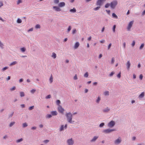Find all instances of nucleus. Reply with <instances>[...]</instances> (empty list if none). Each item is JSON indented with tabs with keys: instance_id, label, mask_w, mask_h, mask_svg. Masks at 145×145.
<instances>
[{
	"instance_id": "1",
	"label": "nucleus",
	"mask_w": 145,
	"mask_h": 145,
	"mask_svg": "<svg viewBox=\"0 0 145 145\" xmlns=\"http://www.w3.org/2000/svg\"><path fill=\"white\" fill-rule=\"evenodd\" d=\"M66 116L67 118V121L70 123H72L74 122V121H72V114L71 112H69L67 113L66 114Z\"/></svg>"
},
{
	"instance_id": "2",
	"label": "nucleus",
	"mask_w": 145,
	"mask_h": 145,
	"mask_svg": "<svg viewBox=\"0 0 145 145\" xmlns=\"http://www.w3.org/2000/svg\"><path fill=\"white\" fill-rule=\"evenodd\" d=\"M118 3L117 1L116 0H114L112 1L110 3V5L111 8L112 9L115 8Z\"/></svg>"
},
{
	"instance_id": "3",
	"label": "nucleus",
	"mask_w": 145,
	"mask_h": 145,
	"mask_svg": "<svg viewBox=\"0 0 145 145\" xmlns=\"http://www.w3.org/2000/svg\"><path fill=\"white\" fill-rule=\"evenodd\" d=\"M115 131H116V129H108L104 130L103 132L105 134H109Z\"/></svg>"
},
{
	"instance_id": "4",
	"label": "nucleus",
	"mask_w": 145,
	"mask_h": 145,
	"mask_svg": "<svg viewBox=\"0 0 145 145\" xmlns=\"http://www.w3.org/2000/svg\"><path fill=\"white\" fill-rule=\"evenodd\" d=\"M115 124V122L113 120L110 121L108 124V126L109 128H112Z\"/></svg>"
},
{
	"instance_id": "5",
	"label": "nucleus",
	"mask_w": 145,
	"mask_h": 145,
	"mask_svg": "<svg viewBox=\"0 0 145 145\" xmlns=\"http://www.w3.org/2000/svg\"><path fill=\"white\" fill-rule=\"evenodd\" d=\"M106 0H98L96 3V5L97 6H101L103 3L104 1Z\"/></svg>"
},
{
	"instance_id": "6",
	"label": "nucleus",
	"mask_w": 145,
	"mask_h": 145,
	"mask_svg": "<svg viewBox=\"0 0 145 145\" xmlns=\"http://www.w3.org/2000/svg\"><path fill=\"white\" fill-rule=\"evenodd\" d=\"M134 23V21H131L129 23L128 27L127 28V30L129 31L130 30V29L132 27V25H133Z\"/></svg>"
},
{
	"instance_id": "7",
	"label": "nucleus",
	"mask_w": 145,
	"mask_h": 145,
	"mask_svg": "<svg viewBox=\"0 0 145 145\" xmlns=\"http://www.w3.org/2000/svg\"><path fill=\"white\" fill-rule=\"evenodd\" d=\"M67 143L68 145H73L74 143V141L72 138L67 140Z\"/></svg>"
},
{
	"instance_id": "8",
	"label": "nucleus",
	"mask_w": 145,
	"mask_h": 145,
	"mask_svg": "<svg viewBox=\"0 0 145 145\" xmlns=\"http://www.w3.org/2000/svg\"><path fill=\"white\" fill-rule=\"evenodd\" d=\"M58 111L61 114H63L64 110L61 105H59L58 108Z\"/></svg>"
},
{
	"instance_id": "9",
	"label": "nucleus",
	"mask_w": 145,
	"mask_h": 145,
	"mask_svg": "<svg viewBox=\"0 0 145 145\" xmlns=\"http://www.w3.org/2000/svg\"><path fill=\"white\" fill-rule=\"evenodd\" d=\"M99 137L98 136H95L93 138L90 140V142H95Z\"/></svg>"
},
{
	"instance_id": "10",
	"label": "nucleus",
	"mask_w": 145,
	"mask_h": 145,
	"mask_svg": "<svg viewBox=\"0 0 145 145\" xmlns=\"http://www.w3.org/2000/svg\"><path fill=\"white\" fill-rule=\"evenodd\" d=\"M126 65L127 67V69L129 70L131 65V63L129 61H127L126 64Z\"/></svg>"
},
{
	"instance_id": "11",
	"label": "nucleus",
	"mask_w": 145,
	"mask_h": 145,
	"mask_svg": "<svg viewBox=\"0 0 145 145\" xmlns=\"http://www.w3.org/2000/svg\"><path fill=\"white\" fill-rule=\"evenodd\" d=\"M80 44L79 42H76L75 43L74 46V48L75 49H77L79 46Z\"/></svg>"
},
{
	"instance_id": "12",
	"label": "nucleus",
	"mask_w": 145,
	"mask_h": 145,
	"mask_svg": "<svg viewBox=\"0 0 145 145\" xmlns=\"http://www.w3.org/2000/svg\"><path fill=\"white\" fill-rule=\"evenodd\" d=\"M53 8L56 11H59L61 10L59 7L57 6H53Z\"/></svg>"
},
{
	"instance_id": "13",
	"label": "nucleus",
	"mask_w": 145,
	"mask_h": 145,
	"mask_svg": "<svg viewBox=\"0 0 145 145\" xmlns=\"http://www.w3.org/2000/svg\"><path fill=\"white\" fill-rule=\"evenodd\" d=\"M121 140L120 139L118 138L115 140L114 143L116 144H118L121 142Z\"/></svg>"
},
{
	"instance_id": "14",
	"label": "nucleus",
	"mask_w": 145,
	"mask_h": 145,
	"mask_svg": "<svg viewBox=\"0 0 145 145\" xmlns=\"http://www.w3.org/2000/svg\"><path fill=\"white\" fill-rule=\"evenodd\" d=\"M65 3L64 2H60L58 6L59 7H62L65 6Z\"/></svg>"
},
{
	"instance_id": "15",
	"label": "nucleus",
	"mask_w": 145,
	"mask_h": 145,
	"mask_svg": "<svg viewBox=\"0 0 145 145\" xmlns=\"http://www.w3.org/2000/svg\"><path fill=\"white\" fill-rule=\"evenodd\" d=\"M51 113L52 115L53 116H56L57 114V112L56 111H52Z\"/></svg>"
},
{
	"instance_id": "16",
	"label": "nucleus",
	"mask_w": 145,
	"mask_h": 145,
	"mask_svg": "<svg viewBox=\"0 0 145 145\" xmlns=\"http://www.w3.org/2000/svg\"><path fill=\"white\" fill-rule=\"evenodd\" d=\"M110 110V109L108 108V107L104 109L103 110V112H108Z\"/></svg>"
},
{
	"instance_id": "17",
	"label": "nucleus",
	"mask_w": 145,
	"mask_h": 145,
	"mask_svg": "<svg viewBox=\"0 0 145 145\" xmlns=\"http://www.w3.org/2000/svg\"><path fill=\"white\" fill-rule=\"evenodd\" d=\"M69 11L71 12L74 13L76 12V10L75 8H73V9H70Z\"/></svg>"
},
{
	"instance_id": "18",
	"label": "nucleus",
	"mask_w": 145,
	"mask_h": 145,
	"mask_svg": "<svg viewBox=\"0 0 145 145\" xmlns=\"http://www.w3.org/2000/svg\"><path fill=\"white\" fill-rule=\"evenodd\" d=\"M112 15L113 18H115L116 19H117L118 18V16L115 13H112Z\"/></svg>"
},
{
	"instance_id": "19",
	"label": "nucleus",
	"mask_w": 145,
	"mask_h": 145,
	"mask_svg": "<svg viewBox=\"0 0 145 145\" xmlns=\"http://www.w3.org/2000/svg\"><path fill=\"white\" fill-rule=\"evenodd\" d=\"M144 92H142L141 94H140L139 96V97L142 98L144 96Z\"/></svg>"
},
{
	"instance_id": "20",
	"label": "nucleus",
	"mask_w": 145,
	"mask_h": 145,
	"mask_svg": "<svg viewBox=\"0 0 145 145\" xmlns=\"http://www.w3.org/2000/svg\"><path fill=\"white\" fill-rule=\"evenodd\" d=\"M20 93L21 97H22L25 96V94L24 92H20Z\"/></svg>"
},
{
	"instance_id": "21",
	"label": "nucleus",
	"mask_w": 145,
	"mask_h": 145,
	"mask_svg": "<svg viewBox=\"0 0 145 145\" xmlns=\"http://www.w3.org/2000/svg\"><path fill=\"white\" fill-rule=\"evenodd\" d=\"M64 126L63 125H61V127L59 129V131H62L64 130Z\"/></svg>"
},
{
	"instance_id": "22",
	"label": "nucleus",
	"mask_w": 145,
	"mask_h": 145,
	"mask_svg": "<svg viewBox=\"0 0 145 145\" xmlns=\"http://www.w3.org/2000/svg\"><path fill=\"white\" fill-rule=\"evenodd\" d=\"M20 50L23 52H24L26 51V48L24 47L22 48H20Z\"/></svg>"
},
{
	"instance_id": "23",
	"label": "nucleus",
	"mask_w": 145,
	"mask_h": 145,
	"mask_svg": "<svg viewBox=\"0 0 145 145\" xmlns=\"http://www.w3.org/2000/svg\"><path fill=\"white\" fill-rule=\"evenodd\" d=\"M17 63V62L16 61H13L11 63H10L9 65L10 66H11L14 65H15Z\"/></svg>"
},
{
	"instance_id": "24",
	"label": "nucleus",
	"mask_w": 145,
	"mask_h": 145,
	"mask_svg": "<svg viewBox=\"0 0 145 145\" xmlns=\"http://www.w3.org/2000/svg\"><path fill=\"white\" fill-rule=\"evenodd\" d=\"M52 57L54 59H55L56 57V55L55 53L53 52Z\"/></svg>"
},
{
	"instance_id": "25",
	"label": "nucleus",
	"mask_w": 145,
	"mask_h": 145,
	"mask_svg": "<svg viewBox=\"0 0 145 145\" xmlns=\"http://www.w3.org/2000/svg\"><path fill=\"white\" fill-rule=\"evenodd\" d=\"M110 3H106L105 5V7L106 8H108L110 5Z\"/></svg>"
},
{
	"instance_id": "26",
	"label": "nucleus",
	"mask_w": 145,
	"mask_h": 145,
	"mask_svg": "<svg viewBox=\"0 0 145 145\" xmlns=\"http://www.w3.org/2000/svg\"><path fill=\"white\" fill-rule=\"evenodd\" d=\"M52 117V115L50 114H48L46 116V118H50Z\"/></svg>"
},
{
	"instance_id": "27",
	"label": "nucleus",
	"mask_w": 145,
	"mask_h": 145,
	"mask_svg": "<svg viewBox=\"0 0 145 145\" xmlns=\"http://www.w3.org/2000/svg\"><path fill=\"white\" fill-rule=\"evenodd\" d=\"M49 81H50V83H51L53 81V78L52 76V75H51V76L50 77L49 79Z\"/></svg>"
},
{
	"instance_id": "28",
	"label": "nucleus",
	"mask_w": 145,
	"mask_h": 145,
	"mask_svg": "<svg viewBox=\"0 0 145 145\" xmlns=\"http://www.w3.org/2000/svg\"><path fill=\"white\" fill-rule=\"evenodd\" d=\"M22 126L23 127L25 128L28 125L25 122L23 124Z\"/></svg>"
},
{
	"instance_id": "29",
	"label": "nucleus",
	"mask_w": 145,
	"mask_h": 145,
	"mask_svg": "<svg viewBox=\"0 0 145 145\" xmlns=\"http://www.w3.org/2000/svg\"><path fill=\"white\" fill-rule=\"evenodd\" d=\"M3 46V44L0 40V47H1V48L3 49L4 48V47Z\"/></svg>"
},
{
	"instance_id": "30",
	"label": "nucleus",
	"mask_w": 145,
	"mask_h": 145,
	"mask_svg": "<svg viewBox=\"0 0 145 145\" xmlns=\"http://www.w3.org/2000/svg\"><path fill=\"white\" fill-rule=\"evenodd\" d=\"M101 100V98L100 97H99L97 99L96 101V102L97 103H99V102Z\"/></svg>"
},
{
	"instance_id": "31",
	"label": "nucleus",
	"mask_w": 145,
	"mask_h": 145,
	"mask_svg": "<svg viewBox=\"0 0 145 145\" xmlns=\"http://www.w3.org/2000/svg\"><path fill=\"white\" fill-rule=\"evenodd\" d=\"M71 26H69L68 28L67 29V33H69L70 31H71Z\"/></svg>"
},
{
	"instance_id": "32",
	"label": "nucleus",
	"mask_w": 145,
	"mask_h": 145,
	"mask_svg": "<svg viewBox=\"0 0 145 145\" xmlns=\"http://www.w3.org/2000/svg\"><path fill=\"white\" fill-rule=\"evenodd\" d=\"M15 122L14 121L11 122L9 125V127H12L15 124Z\"/></svg>"
},
{
	"instance_id": "33",
	"label": "nucleus",
	"mask_w": 145,
	"mask_h": 145,
	"mask_svg": "<svg viewBox=\"0 0 145 145\" xmlns=\"http://www.w3.org/2000/svg\"><path fill=\"white\" fill-rule=\"evenodd\" d=\"M100 6H99L97 7H96L94 8L93 10L95 11H97L99 10L100 8Z\"/></svg>"
},
{
	"instance_id": "34",
	"label": "nucleus",
	"mask_w": 145,
	"mask_h": 145,
	"mask_svg": "<svg viewBox=\"0 0 145 145\" xmlns=\"http://www.w3.org/2000/svg\"><path fill=\"white\" fill-rule=\"evenodd\" d=\"M17 22L18 23L20 24L22 23V21L20 19L18 18L17 20Z\"/></svg>"
},
{
	"instance_id": "35",
	"label": "nucleus",
	"mask_w": 145,
	"mask_h": 145,
	"mask_svg": "<svg viewBox=\"0 0 145 145\" xmlns=\"http://www.w3.org/2000/svg\"><path fill=\"white\" fill-rule=\"evenodd\" d=\"M23 139L22 138H21L20 139H18L16 140V142L17 143H19L22 142L23 140Z\"/></svg>"
},
{
	"instance_id": "36",
	"label": "nucleus",
	"mask_w": 145,
	"mask_h": 145,
	"mask_svg": "<svg viewBox=\"0 0 145 145\" xmlns=\"http://www.w3.org/2000/svg\"><path fill=\"white\" fill-rule=\"evenodd\" d=\"M104 94L105 95H109V92L108 91H105L104 93Z\"/></svg>"
},
{
	"instance_id": "37",
	"label": "nucleus",
	"mask_w": 145,
	"mask_h": 145,
	"mask_svg": "<svg viewBox=\"0 0 145 145\" xmlns=\"http://www.w3.org/2000/svg\"><path fill=\"white\" fill-rule=\"evenodd\" d=\"M105 125V123L102 122L100 123L99 125V127H103Z\"/></svg>"
},
{
	"instance_id": "38",
	"label": "nucleus",
	"mask_w": 145,
	"mask_h": 145,
	"mask_svg": "<svg viewBox=\"0 0 145 145\" xmlns=\"http://www.w3.org/2000/svg\"><path fill=\"white\" fill-rule=\"evenodd\" d=\"M56 104L57 105H58V106H59V104L61 103V102L59 100H57L56 101Z\"/></svg>"
},
{
	"instance_id": "39",
	"label": "nucleus",
	"mask_w": 145,
	"mask_h": 145,
	"mask_svg": "<svg viewBox=\"0 0 145 145\" xmlns=\"http://www.w3.org/2000/svg\"><path fill=\"white\" fill-rule=\"evenodd\" d=\"M144 46V43L142 44L140 47V49L142 50Z\"/></svg>"
},
{
	"instance_id": "40",
	"label": "nucleus",
	"mask_w": 145,
	"mask_h": 145,
	"mask_svg": "<svg viewBox=\"0 0 145 145\" xmlns=\"http://www.w3.org/2000/svg\"><path fill=\"white\" fill-rule=\"evenodd\" d=\"M88 76V73L86 72L84 75V76L85 77L87 78Z\"/></svg>"
},
{
	"instance_id": "41",
	"label": "nucleus",
	"mask_w": 145,
	"mask_h": 145,
	"mask_svg": "<svg viewBox=\"0 0 145 145\" xmlns=\"http://www.w3.org/2000/svg\"><path fill=\"white\" fill-rule=\"evenodd\" d=\"M114 73L115 72L114 71H112L111 72L110 74H109V76L110 77H112L114 74Z\"/></svg>"
},
{
	"instance_id": "42",
	"label": "nucleus",
	"mask_w": 145,
	"mask_h": 145,
	"mask_svg": "<svg viewBox=\"0 0 145 145\" xmlns=\"http://www.w3.org/2000/svg\"><path fill=\"white\" fill-rule=\"evenodd\" d=\"M16 89V87L15 86H14L13 87L11 88L10 89V90L11 91H13L14 90Z\"/></svg>"
},
{
	"instance_id": "43",
	"label": "nucleus",
	"mask_w": 145,
	"mask_h": 145,
	"mask_svg": "<svg viewBox=\"0 0 145 145\" xmlns=\"http://www.w3.org/2000/svg\"><path fill=\"white\" fill-rule=\"evenodd\" d=\"M114 58L113 57L112 58L111 61V64H113L114 62Z\"/></svg>"
},
{
	"instance_id": "44",
	"label": "nucleus",
	"mask_w": 145,
	"mask_h": 145,
	"mask_svg": "<svg viewBox=\"0 0 145 145\" xmlns=\"http://www.w3.org/2000/svg\"><path fill=\"white\" fill-rule=\"evenodd\" d=\"M59 0H54V3L56 4H57L59 3Z\"/></svg>"
},
{
	"instance_id": "45",
	"label": "nucleus",
	"mask_w": 145,
	"mask_h": 145,
	"mask_svg": "<svg viewBox=\"0 0 145 145\" xmlns=\"http://www.w3.org/2000/svg\"><path fill=\"white\" fill-rule=\"evenodd\" d=\"M40 25L39 24H37L36 25L35 28L36 29H40Z\"/></svg>"
},
{
	"instance_id": "46",
	"label": "nucleus",
	"mask_w": 145,
	"mask_h": 145,
	"mask_svg": "<svg viewBox=\"0 0 145 145\" xmlns=\"http://www.w3.org/2000/svg\"><path fill=\"white\" fill-rule=\"evenodd\" d=\"M77 32V30L76 29H74L72 31V34H74L75 33H76Z\"/></svg>"
},
{
	"instance_id": "47",
	"label": "nucleus",
	"mask_w": 145,
	"mask_h": 145,
	"mask_svg": "<svg viewBox=\"0 0 145 145\" xmlns=\"http://www.w3.org/2000/svg\"><path fill=\"white\" fill-rule=\"evenodd\" d=\"M121 72H120L117 75V77L118 78H121Z\"/></svg>"
},
{
	"instance_id": "48",
	"label": "nucleus",
	"mask_w": 145,
	"mask_h": 145,
	"mask_svg": "<svg viewBox=\"0 0 145 145\" xmlns=\"http://www.w3.org/2000/svg\"><path fill=\"white\" fill-rule=\"evenodd\" d=\"M116 28V25H114L113 26V31L114 32H115V29Z\"/></svg>"
},
{
	"instance_id": "49",
	"label": "nucleus",
	"mask_w": 145,
	"mask_h": 145,
	"mask_svg": "<svg viewBox=\"0 0 145 145\" xmlns=\"http://www.w3.org/2000/svg\"><path fill=\"white\" fill-rule=\"evenodd\" d=\"M8 67H5L4 68H3L2 70L3 71H5L6 70V69H8Z\"/></svg>"
},
{
	"instance_id": "50",
	"label": "nucleus",
	"mask_w": 145,
	"mask_h": 145,
	"mask_svg": "<svg viewBox=\"0 0 145 145\" xmlns=\"http://www.w3.org/2000/svg\"><path fill=\"white\" fill-rule=\"evenodd\" d=\"M49 142V140H44L43 142L45 144H47Z\"/></svg>"
},
{
	"instance_id": "51",
	"label": "nucleus",
	"mask_w": 145,
	"mask_h": 145,
	"mask_svg": "<svg viewBox=\"0 0 145 145\" xmlns=\"http://www.w3.org/2000/svg\"><path fill=\"white\" fill-rule=\"evenodd\" d=\"M51 95H48L46 97V99H48L51 98Z\"/></svg>"
},
{
	"instance_id": "52",
	"label": "nucleus",
	"mask_w": 145,
	"mask_h": 145,
	"mask_svg": "<svg viewBox=\"0 0 145 145\" xmlns=\"http://www.w3.org/2000/svg\"><path fill=\"white\" fill-rule=\"evenodd\" d=\"M34 108V106H31L29 107V110H31L32 109H33Z\"/></svg>"
},
{
	"instance_id": "53",
	"label": "nucleus",
	"mask_w": 145,
	"mask_h": 145,
	"mask_svg": "<svg viewBox=\"0 0 145 145\" xmlns=\"http://www.w3.org/2000/svg\"><path fill=\"white\" fill-rule=\"evenodd\" d=\"M78 79V78L77 76V75L76 74L74 76V80H76Z\"/></svg>"
},
{
	"instance_id": "54",
	"label": "nucleus",
	"mask_w": 145,
	"mask_h": 145,
	"mask_svg": "<svg viewBox=\"0 0 145 145\" xmlns=\"http://www.w3.org/2000/svg\"><path fill=\"white\" fill-rule=\"evenodd\" d=\"M35 89H33L31 91V92L33 94L35 92Z\"/></svg>"
},
{
	"instance_id": "55",
	"label": "nucleus",
	"mask_w": 145,
	"mask_h": 145,
	"mask_svg": "<svg viewBox=\"0 0 145 145\" xmlns=\"http://www.w3.org/2000/svg\"><path fill=\"white\" fill-rule=\"evenodd\" d=\"M22 3V0H18L17 1V4L18 5L20 3Z\"/></svg>"
},
{
	"instance_id": "56",
	"label": "nucleus",
	"mask_w": 145,
	"mask_h": 145,
	"mask_svg": "<svg viewBox=\"0 0 145 145\" xmlns=\"http://www.w3.org/2000/svg\"><path fill=\"white\" fill-rule=\"evenodd\" d=\"M143 76L142 74H140L139 76V78L140 80H142L143 78Z\"/></svg>"
},
{
	"instance_id": "57",
	"label": "nucleus",
	"mask_w": 145,
	"mask_h": 145,
	"mask_svg": "<svg viewBox=\"0 0 145 145\" xmlns=\"http://www.w3.org/2000/svg\"><path fill=\"white\" fill-rule=\"evenodd\" d=\"M106 12H107V14H110V10H106Z\"/></svg>"
},
{
	"instance_id": "58",
	"label": "nucleus",
	"mask_w": 145,
	"mask_h": 145,
	"mask_svg": "<svg viewBox=\"0 0 145 145\" xmlns=\"http://www.w3.org/2000/svg\"><path fill=\"white\" fill-rule=\"evenodd\" d=\"M13 113H14V112H12V114H9V115H8L9 118H10L12 117L13 116Z\"/></svg>"
},
{
	"instance_id": "59",
	"label": "nucleus",
	"mask_w": 145,
	"mask_h": 145,
	"mask_svg": "<svg viewBox=\"0 0 145 145\" xmlns=\"http://www.w3.org/2000/svg\"><path fill=\"white\" fill-rule=\"evenodd\" d=\"M135 40L133 41V42L132 44V46L133 47L135 46Z\"/></svg>"
},
{
	"instance_id": "60",
	"label": "nucleus",
	"mask_w": 145,
	"mask_h": 145,
	"mask_svg": "<svg viewBox=\"0 0 145 145\" xmlns=\"http://www.w3.org/2000/svg\"><path fill=\"white\" fill-rule=\"evenodd\" d=\"M111 45H112V44L111 43H110L109 44V45H108V50H109L110 49V48Z\"/></svg>"
},
{
	"instance_id": "61",
	"label": "nucleus",
	"mask_w": 145,
	"mask_h": 145,
	"mask_svg": "<svg viewBox=\"0 0 145 145\" xmlns=\"http://www.w3.org/2000/svg\"><path fill=\"white\" fill-rule=\"evenodd\" d=\"M10 76H8L7 78H6V80L7 81L9 80L10 79Z\"/></svg>"
},
{
	"instance_id": "62",
	"label": "nucleus",
	"mask_w": 145,
	"mask_h": 145,
	"mask_svg": "<svg viewBox=\"0 0 145 145\" xmlns=\"http://www.w3.org/2000/svg\"><path fill=\"white\" fill-rule=\"evenodd\" d=\"M20 106L22 108H24L25 107V105L24 104H21L20 105Z\"/></svg>"
},
{
	"instance_id": "63",
	"label": "nucleus",
	"mask_w": 145,
	"mask_h": 145,
	"mask_svg": "<svg viewBox=\"0 0 145 145\" xmlns=\"http://www.w3.org/2000/svg\"><path fill=\"white\" fill-rule=\"evenodd\" d=\"M36 128L37 127H33L31 128V130H34L35 129H36Z\"/></svg>"
},
{
	"instance_id": "64",
	"label": "nucleus",
	"mask_w": 145,
	"mask_h": 145,
	"mask_svg": "<svg viewBox=\"0 0 145 145\" xmlns=\"http://www.w3.org/2000/svg\"><path fill=\"white\" fill-rule=\"evenodd\" d=\"M33 30V28H31L28 30V32L32 31Z\"/></svg>"
}]
</instances>
